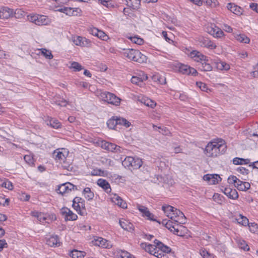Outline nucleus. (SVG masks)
Masks as SVG:
<instances>
[{
	"label": "nucleus",
	"mask_w": 258,
	"mask_h": 258,
	"mask_svg": "<svg viewBox=\"0 0 258 258\" xmlns=\"http://www.w3.org/2000/svg\"><path fill=\"white\" fill-rule=\"evenodd\" d=\"M227 146L224 141L220 140L218 142L209 143L205 148V154L209 157H216L225 153Z\"/></svg>",
	"instance_id": "1"
},
{
	"label": "nucleus",
	"mask_w": 258,
	"mask_h": 258,
	"mask_svg": "<svg viewBox=\"0 0 258 258\" xmlns=\"http://www.w3.org/2000/svg\"><path fill=\"white\" fill-rule=\"evenodd\" d=\"M142 160L139 158L127 156L122 161V165L130 170L139 169L142 165Z\"/></svg>",
	"instance_id": "2"
},
{
	"label": "nucleus",
	"mask_w": 258,
	"mask_h": 258,
	"mask_svg": "<svg viewBox=\"0 0 258 258\" xmlns=\"http://www.w3.org/2000/svg\"><path fill=\"white\" fill-rule=\"evenodd\" d=\"M228 182L229 184H233L235 187L241 191H246L250 187V184L249 182L241 181L234 175L230 176L228 177Z\"/></svg>",
	"instance_id": "3"
},
{
	"label": "nucleus",
	"mask_w": 258,
	"mask_h": 258,
	"mask_svg": "<svg viewBox=\"0 0 258 258\" xmlns=\"http://www.w3.org/2000/svg\"><path fill=\"white\" fill-rule=\"evenodd\" d=\"M73 208L81 215H87L85 200L82 198L76 197L73 200Z\"/></svg>",
	"instance_id": "4"
},
{
	"label": "nucleus",
	"mask_w": 258,
	"mask_h": 258,
	"mask_svg": "<svg viewBox=\"0 0 258 258\" xmlns=\"http://www.w3.org/2000/svg\"><path fill=\"white\" fill-rule=\"evenodd\" d=\"M77 190H78L77 186L69 182L58 185L57 188H56L57 192L63 196H67L68 194L72 191Z\"/></svg>",
	"instance_id": "5"
},
{
	"label": "nucleus",
	"mask_w": 258,
	"mask_h": 258,
	"mask_svg": "<svg viewBox=\"0 0 258 258\" xmlns=\"http://www.w3.org/2000/svg\"><path fill=\"white\" fill-rule=\"evenodd\" d=\"M101 97L103 100L115 106L120 104L121 99L114 94L109 92H104L101 93Z\"/></svg>",
	"instance_id": "6"
},
{
	"label": "nucleus",
	"mask_w": 258,
	"mask_h": 258,
	"mask_svg": "<svg viewBox=\"0 0 258 258\" xmlns=\"http://www.w3.org/2000/svg\"><path fill=\"white\" fill-rule=\"evenodd\" d=\"M28 19L38 26L46 25L49 23V20L46 16L38 14L28 15Z\"/></svg>",
	"instance_id": "7"
},
{
	"label": "nucleus",
	"mask_w": 258,
	"mask_h": 258,
	"mask_svg": "<svg viewBox=\"0 0 258 258\" xmlns=\"http://www.w3.org/2000/svg\"><path fill=\"white\" fill-rule=\"evenodd\" d=\"M74 43L81 47H89L91 45V41L86 37L80 36H74L72 37Z\"/></svg>",
	"instance_id": "8"
},
{
	"label": "nucleus",
	"mask_w": 258,
	"mask_h": 258,
	"mask_svg": "<svg viewBox=\"0 0 258 258\" xmlns=\"http://www.w3.org/2000/svg\"><path fill=\"white\" fill-rule=\"evenodd\" d=\"M101 147L106 150L116 153H121L123 150L121 147L105 141L101 142Z\"/></svg>",
	"instance_id": "9"
},
{
	"label": "nucleus",
	"mask_w": 258,
	"mask_h": 258,
	"mask_svg": "<svg viewBox=\"0 0 258 258\" xmlns=\"http://www.w3.org/2000/svg\"><path fill=\"white\" fill-rule=\"evenodd\" d=\"M61 151H60L59 149L55 150L53 153V156L55 160L59 161L60 163L63 162L64 163L69 152L64 149H61Z\"/></svg>",
	"instance_id": "10"
},
{
	"label": "nucleus",
	"mask_w": 258,
	"mask_h": 258,
	"mask_svg": "<svg viewBox=\"0 0 258 258\" xmlns=\"http://www.w3.org/2000/svg\"><path fill=\"white\" fill-rule=\"evenodd\" d=\"M60 213L64 216L66 221H74L78 218V216L67 207L62 208L61 209Z\"/></svg>",
	"instance_id": "11"
},
{
	"label": "nucleus",
	"mask_w": 258,
	"mask_h": 258,
	"mask_svg": "<svg viewBox=\"0 0 258 258\" xmlns=\"http://www.w3.org/2000/svg\"><path fill=\"white\" fill-rule=\"evenodd\" d=\"M207 31L209 34L216 38H220L224 35L223 31L215 25H211V26L208 27Z\"/></svg>",
	"instance_id": "12"
},
{
	"label": "nucleus",
	"mask_w": 258,
	"mask_h": 258,
	"mask_svg": "<svg viewBox=\"0 0 258 258\" xmlns=\"http://www.w3.org/2000/svg\"><path fill=\"white\" fill-rule=\"evenodd\" d=\"M93 244L104 248H109L111 246L109 241L105 239L98 237L92 241Z\"/></svg>",
	"instance_id": "13"
},
{
	"label": "nucleus",
	"mask_w": 258,
	"mask_h": 258,
	"mask_svg": "<svg viewBox=\"0 0 258 258\" xmlns=\"http://www.w3.org/2000/svg\"><path fill=\"white\" fill-rule=\"evenodd\" d=\"M222 190L229 199L235 200L238 198V194L235 189H232L229 187H224Z\"/></svg>",
	"instance_id": "14"
},
{
	"label": "nucleus",
	"mask_w": 258,
	"mask_h": 258,
	"mask_svg": "<svg viewBox=\"0 0 258 258\" xmlns=\"http://www.w3.org/2000/svg\"><path fill=\"white\" fill-rule=\"evenodd\" d=\"M203 178L210 184H217L221 180V177L218 174H206L204 176Z\"/></svg>",
	"instance_id": "15"
},
{
	"label": "nucleus",
	"mask_w": 258,
	"mask_h": 258,
	"mask_svg": "<svg viewBox=\"0 0 258 258\" xmlns=\"http://www.w3.org/2000/svg\"><path fill=\"white\" fill-rule=\"evenodd\" d=\"M149 78H150L154 82H157L160 84L164 85L166 83V78L163 76H160L158 73L153 74L151 76L146 74V80H148Z\"/></svg>",
	"instance_id": "16"
},
{
	"label": "nucleus",
	"mask_w": 258,
	"mask_h": 258,
	"mask_svg": "<svg viewBox=\"0 0 258 258\" xmlns=\"http://www.w3.org/2000/svg\"><path fill=\"white\" fill-rule=\"evenodd\" d=\"M13 16V10L8 7H2L0 8V19H7Z\"/></svg>",
	"instance_id": "17"
},
{
	"label": "nucleus",
	"mask_w": 258,
	"mask_h": 258,
	"mask_svg": "<svg viewBox=\"0 0 258 258\" xmlns=\"http://www.w3.org/2000/svg\"><path fill=\"white\" fill-rule=\"evenodd\" d=\"M190 55L191 57L195 59V61L197 62H203L204 61H207L208 57L203 54L199 51L197 50H193L190 52Z\"/></svg>",
	"instance_id": "18"
},
{
	"label": "nucleus",
	"mask_w": 258,
	"mask_h": 258,
	"mask_svg": "<svg viewBox=\"0 0 258 258\" xmlns=\"http://www.w3.org/2000/svg\"><path fill=\"white\" fill-rule=\"evenodd\" d=\"M97 185L101 187L105 192L109 194L111 191V188L109 182L105 179L100 178L97 181Z\"/></svg>",
	"instance_id": "19"
},
{
	"label": "nucleus",
	"mask_w": 258,
	"mask_h": 258,
	"mask_svg": "<svg viewBox=\"0 0 258 258\" xmlns=\"http://www.w3.org/2000/svg\"><path fill=\"white\" fill-rule=\"evenodd\" d=\"M154 243H156L158 250H159L160 251L163 252L166 254L170 253L171 251V248L170 247L165 245L162 242L156 239L154 240Z\"/></svg>",
	"instance_id": "20"
},
{
	"label": "nucleus",
	"mask_w": 258,
	"mask_h": 258,
	"mask_svg": "<svg viewBox=\"0 0 258 258\" xmlns=\"http://www.w3.org/2000/svg\"><path fill=\"white\" fill-rule=\"evenodd\" d=\"M111 200L113 203L119 207L122 208H126L127 207L126 203L119 196L115 194H113V196L111 197Z\"/></svg>",
	"instance_id": "21"
},
{
	"label": "nucleus",
	"mask_w": 258,
	"mask_h": 258,
	"mask_svg": "<svg viewBox=\"0 0 258 258\" xmlns=\"http://www.w3.org/2000/svg\"><path fill=\"white\" fill-rule=\"evenodd\" d=\"M120 226L124 230L129 232H132L134 230V226L132 223L129 222L128 220L122 219L119 221Z\"/></svg>",
	"instance_id": "22"
},
{
	"label": "nucleus",
	"mask_w": 258,
	"mask_h": 258,
	"mask_svg": "<svg viewBox=\"0 0 258 258\" xmlns=\"http://www.w3.org/2000/svg\"><path fill=\"white\" fill-rule=\"evenodd\" d=\"M46 244L51 247L58 246L59 245V239L57 235L51 236L46 239Z\"/></svg>",
	"instance_id": "23"
},
{
	"label": "nucleus",
	"mask_w": 258,
	"mask_h": 258,
	"mask_svg": "<svg viewBox=\"0 0 258 258\" xmlns=\"http://www.w3.org/2000/svg\"><path fill=\"white\" fill-rule=\"evenodd\" d=\"M198 66L199 69L201 71L207 72L212 70V67L209 62V59L208 58L207 61L201 62Z\"/></svg>",
	"instance_id": "24"
},
{
	"label": "nucleus",
	"mask_w": 258,
	"mask_h": 258,
	"mask_svg": "<svg viewBox=\"0 0 258 258\" xmlns=\"http://www.w3.org/2000/svg\"><path fill=\"white\" fill-rule=\"evenodd\" d=\"M47 125H50L52 128L58 129L61 127V124L58 120L53 118H48V119L46 120Z\"/></svg>",
	"instance_id": "25"
},
{
	"label": "nucleus",
	"mask_w": 258,
	"mask_h": 258,
	"mask_svg": "<svg viewBox=\"0 0 258 258\" xmlns=\"http://www.w3.org/2000/svg\"><path fill=\"white\" fill-rule=\"evenodd\" d=\"M108 127L112 130H115L117 126V116H113L107 121Z\"/></svg>",
	"instance_id": "26"
},
{
	"label": "nucleus",
	"mask_w": 258,
	"mask_h": 258,
	"mask_svg": "<svg viewBox=\"0 0 258 258\" xmlns=\"http://www.w3.org/2000/svg\"><path fill=\"white\" fill-rule=\"evenodd\" d=\"M158 247L156 245V243L154 244L146 243V252H148L149 254L153 255H155L156 253L158 251Z\"/></svg>",
	"instance_id": "27"
},
{
	"label": "nucleus",
	"mask_w": 258,
	"mask_h": 258,
	"mask_svg": "<svg viewBox=\"0 0 258 258\" xmlns=\"http://www.w3.org/2000/svg\"><path fill=\"white\" fill-rule=\"evenodd\" d=\"M227 8L228 10L236 15H238L241 14L240 8L234 4L228 3L227 5Z\"/></svg>",
	"instance_id": "28"
},
{
	"label": "nucleus",
	"mask_w": 258,
	"mask_h": 258,
	"mask_svg": "<svg viewBox=\"0 0 258 258\" xmlns=\"http://www.w3.org/2000/svg\"><path fill=\"white\" fill-rule=\"evenodd\" d=\"M233 163L235 165H246L250 163V159L235 157L233 159Z\"/></svg>",
	"instance_id": "29"
},
{
	"label": "nucleus",
	"mask_w": 258,
	"mask_h": 258,
	"mask_svg": "<svg viewBox=\"0 0 258 258\" xmlns=\"http://www.w3.org/2000/svg\"><path fill=\"white\" fill-rule=\"evenodd\" d=\"M85 252L83 251H79L76 249L72 250L70 253V256L72 258H84Z\"/></svg>",
	"instance_id": "30"
},
{
	"label": "nucleus",
	"mask_w": 258,
	"mask_h": 258,
	"mask_svg": "<svg viewBox=\"0 0 258 258\" xmlns=\"http://www.w3.org/2000/svg\"><path fill=\"white\" fill-rule=\"evenodd\" d=\"M235 220L239 224L246 226L249 225V221L248 219L245 216H243L241 214H239L238 217L235 218Z\"/></svg>",
	"instance_id": "31"
},
{
	"label": "nucleus",
	"mask_w": 258,
	"mask_h": 258,
	"mask_svg": "<svg viewBox=\"0 0 258 258\" xmlns=\"http://www.w3.org/2000/svg\"><path fill=\"white\" fill-rule=\"evenodd\" d=\"M57 11L60 12L65 13L66 15L69 16L77 15V14H75V12H76V11H75L74 9L70 7H64L63 8L58 9Z\"/></svg>",
	"instance_id": "32"
},
{
	"label": "nucleus",
	"mask_w": 258,
	"mask_h": 258,
	"mask_svg": "<svg viewBox=\"0 0 258 258\" xmlns=\"http://www.w3.org/2000/svg\"><path fill=\"white\" fill-rule=\"evenodd\" d=\"M83 194L84 195L85 198L88 201L93 200L94 197V194L91 190L90 187H85L83 190Z\"/></svg>",
	"instance_id": "33"
},
{
	"label": "nucleus",
	"mask_w": 258,
	"mask_h": 258,
	"mask_svg": "<svg viewBox=\"0 0 258 258\" xmlns=\"http://www.w3.org/2000/svg\"><path fill=\"white\" fill-rule=\"evenodd\" d=\"M127 3V6L133 9H137L140 6L141 0H125Z\"/></svg>",
	"instance_id": "34"
},
{
	"label": "nucleus",
	"mask_w": 258,
	"mask_h": 258,
	"mask_svg": "<svg viewBox=\"0 0 258 258\" xmlns=\"http://www.w3.org/2000/svg\"><path fill=\"white\" fill-rule=\"evenodd\" d=\"M131 82L133 84H137L141 87H144L145 85L144 80L142 78L137 76L132 77L131 79Z\"/></svg>",
	"instance_id": "35"
},
{
	"label": "nucleus",
	"mask_w": 258,
	"mask_h": 258,
	"mask_svg": "<svg viewBox=\"0 0 258 258\" xmlns=\"http://www.w3.org/2000/svg\"><path fill=\"white\" fill-rule=\"evenodd\" d=\"M123 50L125 51L123 53L124 56L127 57L131 60H134L135 53L136 52V50L134 49H124Z\"/></svg>",
	"instance_id": "36"
},
{
	"label": "nucleus",
	"mask_w": 258,
	"mask_h": 258,
	"mask_svg": "<svg viewBox=\"0 0 258 258\" xmlns=\"http://www.w3.org/2000/svg\"><path fill=\"white\" fill-rule=\"evenodd\" d=\"M145 58V55L142 54L141 52L139 50H136V52L135 53V57L134 58V61L140 63H142L144 61Z\"/></svg>",
	"instance_id": "37"
},
{
	"label": "nucleus",
	"mask_w": 258,
	"mask_h": 258,
	"mask_svg": "<svg viewBox=\"0 0 258 258\" xmlns=\"http://www.w3.org/2000/svg\"><path fill=\"white\" fill-rule=\"evenodd\" d=\"M177 213H178V215L176 217L174 222L179 224H185L186 222V217L183 213L181 211H177Z\"/></svg>",
	"instance_id": "38"
},
{
	"label": "nucleus",
	"mask_w": 258,
	"mask_h": 258,
	"mask_svg": "<svg viewBox=\"0 0 258 258\" xmlns=\"http://www.w3.org/2000/svg\"><path fill=\"white\" fill-rule=\"evenodd\" d=\"M1 182H2V183H0V185L2 187H5L9 190H12L13 189V185L12 183L8 179H5L3 180H1Z\"/></svg>",
	"instance_id": "39"
},
{
	"label": "nucleus",
	"mask_w": 258,
	"mask_h": 258,
	"mask_svg": "<svg viewBox=\"0 0 258 258\" xmlns=\"http://www.w3.org/2000/svg\"><path fill=\"white\" fill-rule=\"evenodd\" d=\"M131 123L125 118L117 116V125L123 126L128 127L131 125Z\"/></svg>",
	"instance_id": "40"
},
{
	"label": "nucleus",
	"mask_w": 258,
	"mask_h": 258,
	"mask_svg": "<svg viewBox=\"0 0 258 258\" xmlns=\"http://www.w3.org/2000/svg\"><path fill=\"white\" fill-rule=\"evenodd\" d=\"M216 67L218 70L221 71H228L230 69V66L229 64L222 61L217 62Z\"/></svg>",
	"instance_id": "41"
},
{
	"label": "nucleus",
	"mask_w": 258,
	"mask_h": 258,
	"mask_svg": "<svg viewBox=\"0 0 258 258\" xmlns=\"http://www.w3.org/2000/svg\"><path fill=\"white\" fill-rule=\"evenodd\" d=\"M146 219L151 221L157 222L160 224V222L157 219V216L151 213L146 208Z\"/></svg>",
	"instance_id": "42"
},
{
	"label": "nucleus",
	"mask_w": 258,
	"mask_h": 258,
	"mask_svg": "<svg viewBox=\"0 0 258 258\" xmlns=\"http://www.w3.org/2000/svg\"><path fill=\"white\" fill-rule=\"evenodd\" d=\"M203 44L205 47L211 49H214L216 48V45L208 39H204L203 40Z\"/></svg>",
	"instance_id": "43"
},
{
	"label": "nucleus",
	"mask_w": 258,
	"mask_h": 258,
	"mask_svg": "<svg viewBox=\"0 0 258 258\" xmlns=\"http://www.w3.org/2000/svg\"><path fill=\"white\" fill-rule=\"evenodd\" d=\"M152 126L155 131H158L163 135H167L169 133V131L166 127L157 126L154 124H152Z\"/></svg>",
	"instance_id": "44"
},
{
	"label": "nucleus",
	"mask_w": 258,
	"mask_h": 258,
	"mask_svg": "<svg viewBox=\"0 0 258 258\" xmlns=\"http://www.w3.org/2000/svg\"><path fill=\"white\" fill-rule=\"evenodd\" d=\"M174 208H175L170 205H163L162 207V210L167 217L168 215H171V213L174 212Z\"/></svg>",
	"instance_id": "45"
},
{
	"label": "nucleus",
	"mask_w": 258,
	"mask_h": 258,
	"mask_svg": "<svg viewBox=\"0 0 258 258\" xmlns=\"http://www.w3.org/2000/svg\"><path fill=\"white\" fill-rule=\"evenodd\" d=\"M236 39L237 41L244 43H248L250 41V39L244 34L236 36Z\"/></svg>",
	"instance_id": "46"
},
{
	"label": "nucleus",
	"mask_w": 258,
	"mask_h": 258,
	"mask_svg": "<svg viewBox=\"0 0 258 258\" xmlns=\"http://www.w3.org/2000/svg\"><path fill=\"white\" fill-rule=\"evenodd\" d=\"M189 66L183 64H179L178 71L183 74L187 75L189 71Z\"/></svg>",
	"instance_id": "47"
},
{
	"label": "nucleus",
	"mask_w": 258,
	"mask_h": 258,
	"mask_svg": "<svg viewBox=\"0 0 258 258\" xmlns=\"http://www.w3.org/2000/svg\"><path fill=\"white\" fill-rule=\"evenodd\" d=\"M41 54L47 59H51L53 58V55L51 51L45 48H41L40 49Z\"/></svg>",
	"instance_id": "48"
},
{
	"label": "nucleus",
	"mask_w": 258,
	"mask_h": 258,
	"mask_svg": "<svg viewBox=\"0 0 258 258\" xmlns=\"http://www.w3.org/2000/svg\"><path fill=\"white\" fill-rule=\"evenodd\" d=\"M129 39L131 40V41L133 42L134 43L138 44V45H141L144 43V40L142 38H139L137 36H130L128 37Z\"/></svg>",
	"instance_id": "49"
},
{
	"label": "nucleus",
	"mask_w": 258,
	"mask_h": 258,
	"mask_svg": "<svg viewBox=\"0 0 258 258\" xmlns=\"http://www.w3.org/2000/svg\"><path fill=\"white\" fill-rule=\"evenodd\" d=\"M200 254L203 258H215V256L213 254L210 253L205 249L200 251Z\"/></svg>",
	"instance_id": "50"
},
{
	"label": "nucleus",
	"mask_w": 258,
	"mask_h": 258,
	"mask_svg": "<svg viewBox=\"0 0 258 258\" xmlns=\"http://www.w3.org/2000/svg\"><path fill=\"white\" fill-rule=\"evenodd\" d=\"M203 1L211 8H215L219 5L217 0H203Z\"/></svg>",
	"instance_id": "51"
},
{
	"label": "nucleus",
	"mask_w": 258,
	"mask_h": 258,
	"mask_svg": "<svg viewBox=\"0 0 258 258\" xmlns=\"http://www.w3.org/2000/svg\"><path fill=\"white\" fill-rule=\"evenodd\" d=\"M71 68L73 69L75 71H80L83 69V67L78 62L73 61L71 63Z\"/></svg>",
	"instance_id": "52"
},
{
	"label": "nucleus",
	"mask_w": 258,
	"mask_h": 258,
	"mask_svg": "<svg viewBox=\"0 0 258 258\" xmlns=\"http://www.w3.org/2000/svg\"><path fill=\"white\" fill-rule=\"evenodd\" d=\"M157 105V103L155 100L146 97V106L154 108Z\"/></svg>",
	"instance_id": "53"
},
{
	"label": "nucleus",
	"mask_w": 258,
	"mask_h": 258,
	"mask_svg": "<svg viewBox=\"0 0 258 258\" xmlns=\"http://www.w3.org/2000/svg\"><path fill=\"white\" fill-rule=\"evenodd\" d=\"M248 226L249 227V230L253 233H256L258 232V225L254 223H249Z\"/></svg>",
	"instance_id": "54"
},
{
	"label": "nucleus",
	"mask_w": 258,
	"mask_h": 258,
	"mask_svg": "<svg viewBox=\"0 0 258 258\" xmlns=\"http://www.w3.org/2000/svg\"><path fill=\"white\" fill-rule=\"evenodd\" d=\"M238 245L240 248L244 250H248L249 249L248 245L246 243L244 240L239 241Z\"/></svg>",
	"instance_id": "55"
},
{
	"label": "nucleus",
	"mask_w": 258,
	"mask_h": 258,
	"mask_svg": "<svg viewBox=\"0 0 258 258\" xmlns=\"http://www.w3.org/2000/svg\"><path fill=\"white\" fill-rule=\"evenodd\" d=\"M197 87L201 89L203 91H207L208 90V87L207 85L202 82H197L196 83Z\"/></svg>",
	"instance_id": "56"
},
{
	"label": "nucleus",
	"mask_w": 258,
	"mask_h": 258,
	"mask_svg": "<svg viewBox=\"0 0 258 258\" xmlns=\"http://www.w3.org/2000/svg\"><path fill=\"white\" fill-rule=\"evenodd\" d=\"M104 171L101 169H93L91 173L92 176H102L103 175Z\"/></svg>",
	"instance_id": "57"
},
{
	"label": "nucleus",
	"mask_w": 258,
	"mask_h": 258,
	"mask_svg": "<svg viewBox=\"0 0 258 258\" xmlns=\"http://www.w3.org/2000/svg\"><path fill=\"white\" fill-rule=\"evenodd\" d=\"M97 37L103 40H106L108 38V36L101 30H99Z\"/></svg>",
	"instance_id": "58"
},
{
	"label": "nucleus",
	"mask_w": 258,
	"mask_h": 258,
	"mask_svg": "<svg viewBox=\"0 0 258 258\" xmlns=\"http://www.w3.org/2000/svg\"><path fill=\"white\" fill-rule=\"evenodd\" d=\"M174 212L171 213V215H168V217H169L171 220L174 221L176 219V217L178 216V213L177 211H180L179 210L174 208Z\"/></svg>",
	"instance_id": "59"
},
{
	"label": "nucleus",
	"mask_w": 258,
	"mask_h": 258,
	"mask_svg": "<svg viewBox=\"0 0 258 258\" xmlns=\"http://www.w3.org/2000/svg\"><path fill=\"white\" fill-rule=\"evenodd\" d=\"M55 103L58 106L65 107L68 104V102L66 100L62 99L61 100H56Z\"/></svg>",
	"instance_id": "60"
},
{
	"label": "nucleus",
	"mask_w": 258,
	"mask_h": 258,
	"mask_svg": "<svg viewBox=\"0 0 258 258\" xmlns=\"http://www.w3.org/2000/svg\"><path fill=\"white\" fill-rule=\"evenodd\" d=\"M34 216L35 217H37L38 218V220L40 222H43L44 221H45L46 219V217L44 216V214L41 213L37 212V213H36V214H35Z\"/></svg>",
	"instance_id": "61"
},
{
	"label": "nucleus",
	"mask_w": 258,
	"mask_h": 258,
	"mask_svg": "<svg viewBox=\"0 0 258 258\" xmlns=\"http://www.w3.org/2000/svg\"><path fill=\"white\" fill-rule=\"evenodd\" d=\"M236 170L237 172L242 174L247 175L249 173V170L243 167H238Z\"/></svg>",
	"instance_id": "62"
},
{
	"label": "nucleus",
	"mask_w": 258,
	"mask_h": 258,
	"mask_svg": "<svg viewBox=\"0 0 258 258\" xmlns=\"http://www.w3.org/2000/svg\"><path fill=\"white\" fill-rule=\"evenodd\" d=\"M155 257L157 258H168V255L165 253L160 251L159 250H158L157 252L156 253Z\"/></svg>",
	"instance_id": "63"
},
{
	"label": "nucleus",
	"mask_w": 258,
	"mask_h": 258,
	"mask_svg": "<svg viewBox=\"0 0 258 258\" xmlns=\"http://www.w3.org/2000/svg\"><path fill=\"white\" fill-rule=\"evenodd\" d=\"M222 196H221L220 195L218 194H215L213 196V200L218 203H221L222 201Z\"/></svg>",
	"instance_id": "64"
}]
</instances>
